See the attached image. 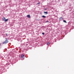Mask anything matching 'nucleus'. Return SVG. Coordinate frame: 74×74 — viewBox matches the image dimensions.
Here are the masks:
<instances>
[{"label": "nucleus", "instance_id": "2", "mask_svg": "<svg viewBox=\"0 0 74 74\" xmlns=\"http://www.w3.org/2000/svg\"><path fill=\"white\" fill-rule=\"evenodd\" d=\"M21 58H25V55H21Z\"/></svg>", "mask_w": 74, "mask_h": 74}, {"label": "nucleus", "instance_id": "13", "mask_svg": "<svg viewBox=\"0 0 74 74\" xmlns=\"http://www.w3.org/2000/svg\"><path fill=\"white\" fill-rule=\"evenodd\" d=\"M42 34H43V35H44V32L42 33Z\"/></svg>", "mask_w": 74, "mask_h": 74}, {"label": "nucleus", "instance_id": "10", "mask_svg": "<svg viewBox=\"0 0 74 74\" xmlns=\"http://www.w3.org/2000/svg\"><path fill=\"white\" fill-rule=\"evenodd\" d=\"M8 36V33L6 34V36Z\"/></svg>", "mask_w": 74, "mask_h": 74}, {"label": "nucleus", "instance_id": "15", "mask_svg": "<svg viewBox=\"0 0 74 74\" xmlns=\"http://www.w3.org/2000/svg\"><path fill=\"white\" fill-rule=\"evenodd\" d=\"M1 45V43H0V45Z\"/></svg>", "mask_w": 74, "mask_h": 74}, {"label": "nucleus", "instance_id": "6", "mask_svg": "<svg viewBox=\"0 0 74 74\" xmlns=\"http://www.w3.org/2000/svg\"><path fill=\"white\" fill-rule=\"evenodd\" d=\"M60 20H61V19H63V18L62 17H60Z\"/></svg>", "mask_w": 74, "mask_h": 74}, {"label": "nucleus", "instance_id": "9", "mask_svg": "<svg viewBox=\"0 0 74 74\" xmlns=\"http://www.w3.org/2000/svg\"><path fill=\"white\" fill-rule=\"evenodd\" d=\"M42 17H43V18H46V16H42Z\"/></svg>", "mask_w": 74, "mask_h": 74}, {"label": "nucleus", "instance_id": "7", "mask_svg": "<svg viewBox=\"0 0 74 74\" xmlns=\"http://www.w3.org/2000/svg\"><path fill=\"white\" fill-rule=\"evenodd\" d=\"M63 22H64V23H67V22H66V21L65 20H63Z\"/></svg>", "mask_w": 74, "mask_h": 74}, {"label": "nucleus", "instance_id": "8", "mask_svg": "<svg viewBox=\"0 0 74 74\" xmlns=\"http://www.w3.org/2000/svg\"><path fill=\"white\" fill-rule=\"evenodd\" d=\"M44 13H45V14H47L48 12H44Z\"/></svg>", "mask_w": 74, "mask_h": 74}, {"label": "nucleus", "instance_id": "5", "mask_svg": "<svg viewBox=\"0 0 74 74\" xmlns=\"http://www.w3.org/2000/svg\"><path fill=\"white\" fill-rule=\"evenodd\" d=\"M8 21V19H5V20L4 21L5 22H7V21Z\"/></svg>", "mask_w": 74, "mask_h": 74}, {"label": "nucleus", "instance_id": "12", "mask_svg": "<svg viewBox=\"0 0 74 74\" xmlns=\"http://www.w3.org/2000/svg\"><path fill=\"white\" fill-rule=\"evenodd\" d=\"M40 4V3L39 2L38 3H37V5H38V4Z\"/></svg>", "mask_w": 74, "mask_h": 74}, {"label": "nucleus", "instance_id": "4", "mask_svg": "<svg viewBox=\"0 0 74 74\" xmlns=\"http://www.w3.org/2000/svg\"><path fill=\"white\" fill-rule=\"evenodd\" d=\"M5 17H3L2 18V20L3 21H5Z\"/></svg>", "mask_w": 74, "mask_h": 74}, {"label": "nucleus", "instance_id": "14", "mask_svg": "<svg viewBox=\"0 0 74 74\" xmlns=\"http://www.w3.org/2000/svg\"><path fill=\"white\" fill-rule=\"evenodd\" d=\"M46 23H47V22H49V21H46Z\"/></svg>", "mask_w": 74, "mask_h": 74}, {"label": "nucleus", "instance_id": "1", "mask_svg": "<svg viewBox=\"0 0 74 74\" xmlns=\"http://www.w3.org/2000/svg\"><path fill=\"white\" fill-rule=\"evenodd\" d=\"M6 40H5V41L3 42V44H7L8 42V41L7 40V39L5 38Z\"/></svg>", "mask_w": 74, "mask_h": 74}, {"label": "nucleus", "instance_id": "3", "mask_svg": "<svg viewBox=\"0 0 74 74\" xmlns=\"http://www.w3.org/2000/svg\"><path fill=\"white\" fill-rule=\"evenodd\" d=\"M27 18H30V16L29 14H28L27 16Z\"/></svg>", "mask_w": 74, "mask_h": 74}, {"label": "nucleus", "instance_id": "11", "mask_svg": "<svg viewBox=\"0 0 74 74\" xmlns=\"http://www.w3.org/2000/svg\"><path fill=\"white\" fill-rule=\"evenodd\" d=\"M49 44H50V43H49V42H48L47 44V45H49Z\"/></svg>", "mask_w": 74, "mask_h": 74}]
</instances>
